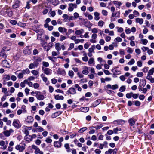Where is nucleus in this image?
I'll return each instance as SVG.
<instances>
[{"label":"nucleus","mask_w":154,"mask_h":154,"mask_svg":"<svg viewBox=\"0 0 154 154\" xmlns=\"http://www.w3.org/2000/svg\"><path fill=\"white\" fill-rule=\"evenodd\" d=\"M94 46L92 45L91 47L89 48L88 49V51L90 53H94Z\"/></svg>","instance_id":"40"},{"label":"nucleus","mask_w":154,"mask_h":154,"mask_svg":"<svg viewBox=\"0 0 154 154\" xmlns=\"http://www.w3.org/2000/svg\"><path fill=\"white\" fill-rule=\"evenodd\" d=\"M125 86H122L120 88L119 91L121 92H124L125 91Z\"/></svg>","instance_id":"58"},{"label":"nucleus","mask_w":154,"mask_h":154,"mask_svg":"<svg viewBox=\"0 0 154 154\" xmlns=\"http://www.w3.org/2000/svg\"><path fill=\"white\" fill-rule=\"evenodd\" d=\"M10 50V48L9 47H4L0 53V55L4 57L5 58H6L7 57V52Z\"/></svg>","instance_id":"1"},{"label":"nucleus","mask_w":154,"mask_h":154,"mask_svg":"<svg viewBox=\"0 0 154 154\" xmlns=\"http://www.w3.org/2000/svg\"><path fill=\"white\" fill-rule=\"evenodd\" d=\"M37 131L38 132H41L44 131V129L41 127L39 126L36 129Z\"/></svg>","instance_id":"39"},{"label":"nucleus","mask_w":154,"mask_h":154,"mask_svg":"<svg viewBox=\"0 0 154 154\" xmlns=\"http://www.w3.org/2000/svg\"><path fill=\"white\" fill-rule=\"evenodd\" d=\"M135 63V60L134 59H131L130 61L128 63V64L129 65H131Z\"/></svg>","instance_id":"45"},{"label":"nucleus","mask_w":154,"mask_h":154,"mask_svg":"<svg viewBox=\"0 0 154 154\" xmlns=\"http://www.w3.org/2000/svg\"><path fill=\"white\" fill-rule=\"evenodd\" d=\"M121 128H116L113 129V132H114L116 134L117 133V132L118 131H121Z\"/></svg>","instance_id":"55"},{"label":"nucleus","mask_w":154,"mask_h":154,"mask_svg":"<svg viewBox=\"0 0 154 154\" xmlns=\"http://www.w3.org/2000/svg\"><path fill=\"white\" fill-rule=\"evenodd\" d=\"M112 71L113 72V74H119L120 73V71L116 70L115 69H112Z\"/></svg>","instance_id":"49"},{"label":"nucleus","mask_w":154,"mask_h":154,"mask_svg":"<svg viewBox=\"0 0 154 154\" xmlns=\"http://www.w3.org/2000/svg\"><path fill=\"white\" fill-rule=\"evenodd\" d=\"M3 9L4 10H6L5 13L9 17H11L13 15V12L8 6H5Z\"/></svg>","instance_id":"4"},{"label":"nucleus","mask_w":154,"mask_h":154,"mask_svg":"<svg viewBox=\"0 0 154 154\" xmlns=\"http://www.w3.org/2000/svg\"><path fill=\"white\" fill-rule=\"evenodd\" d=\"M74 44L73 43H70L69 47L68 49V50H70L73 49L74 47Z\"/></svg>","instance_id":"57"},{"label":"nucleus","mask_w":154,"mask_h":154,"mask_svg":"<svg viewBox=\"0 0 154 154\" xmlns=\"http://www.w3.org/2000/svg\"><path fill=\"white\" fill-rule=\"evenodd\" d=\"M101 101L100 100H96L94 102L93 106V107H95L97 106V105H99Z\"/></svg>","instance_id":"30"},{"label":"nucleus","mask_w":154,"mask_h":154,"mask_svg":"<svg viewBox=\"0 0 154 154\" xmlns=\"http://www.w3.org/2000/svg\"><path fill=\"white\" fill-rule=\"evenodd\" d=\"M34 88L35 89H37L39 87V84L38 83H35L33 84Z\"/></svg>","instance_id":"60"},{"label":"nucleus","mask_w":154,"mask_h":154,"mask_svg":"<svg viewBox=\"0 0 154 154\" xmlns=\"http://www.w3.org/2000/svg\"><path fill=\"white\" fill-rule=\"evenodd\" d=\"M3 133L7 137L9 136L10 135V134L8 130H6L5 131H4L3 132Z\"/></svg>","instance_id":"62"},{"label":"nucleus","mask_w":154,"mask_h":154,"mask_svg":"<svg viewBox=\"0 0 154 154\" xmlns=\"http://www.w3.org/2000/svg\"><path fill=\"white\" fill-rule=\"evenodd\" d=\"M113 122L116 124H123L125 123V121L123 120L120 119L115 120Z\"/></svg>","instance_id":"17"},{"label":"nucleus","mask_w":154,"mask_h":154,"mask_svg":"<svg viewBox=\"0 0 154 154\" xmlns=\"http://www.w3.org/2000/svg\"><path fill=\"white\" fill-rule=\"evenodd\" d=\"M26 144L23 143L22 145L18 144L16 145L15 147V149L19 151V152H23L25 149Z\"/></svg>","instance_id":"3"},{"label":"nucleus","mask_w":154,"mask_h":154,"mask_svg":"<svg viewBox=\"0 0 154 154\" xmlns=\"http://www.w3.org/2000/svg\"><path fill=\"white\" fill-rule=\"evenodd\" d=\"M13 125L17 128H19L21 126V125L18 119H14L13 121Z\"/></svg>","instance_id":"6"},{"label":"nucleus","mask_w":154,"mask_h":154,"mask_svg":"<svg viewBox=\"0 0 154 154\" xmlns=\"http://www.w3.org/2000/svg\"><path fill=\"white\" fill-rule=\"evenodd\" d=\"M102 13L103 15L105 16H106L108 15L107 11L105 10H102Z\"/></svg>","instance_id":"61"},{"label":"nucleus","mask_w":154,"mask_h":154,"mask_svg":"<svg viewBox=\"0 0 154 154\" xmlns=\"http://www.w3.org/2000/svg\"><path fill=\"white\" fill-rule=\"evenodd\" d=\"M75 88H77V90L79 91H81L82 90V88H81V87L80 86H79V85L78 84H75Z\"/></svg>","instance_id":"48"},{"label":"nucleus","mask_w":154,"mask_h":154,"mask_svg":"<svg viewBox=\"0 0 154 154\" xmlns=\"http://www.w3.org/2000/svg\"><path fill=\"white\" fill-rule=\"evenodd\" d=\"M74 73L72 70H70L68 72V75L71 78H72L73 77Z\"/></svg>","instance_id":"43"},{"label":"nucleus","mask_w":154,"mask_h":154,"mask_svg":"<svg viewBox=\"0 0 154 154\" xmlns=\"http://www.w3.org/2000/svg\"><path fill=\"white\" fill-rule=\"evenodd\" d=\"M58 30L61 33H66L67 32V29L64 27H59L58 28Z\"/></svg>","instance_id":"21"},{"label":"nucleus","mask_w":154,"mask_h":154,"mask_svg":"<svg viewBox=\"0 0 154 154\" xmlns=\"http://www.w3.org/2000/svg\"><path fill=\"white\" fill-rule=\"evenodd\" d=\"M54 146L57 148H60L61 146L62 143L59 141H56L54 142Z\"/></svg>","instance_id":"19"},{"label":"nucleus","mask_w":154,"mask_h":154,"mask_svg":"<svg viewBox=\"0 0 154 154\" xmlns=\"http://www.w3.org/2000/svg\"><path fill=\"white\" fill-rule=\"evenodd\" d=\"M137 65L139 67H141L142 66V62L141 61H139L137 62Z\"/></svg>","instance_id":"64"},{"label":"nucleus","mask_w":154,"mask_h":154,"mask_svg":"<svg viewBox=\"0 0 154 154\" xmlns=\"http://www.w3.org/2000/svg\"><path fill=\"white\" fill-rule=\"evenodd\" d=\"M146 84V81L145 80L141 81L140 82L139 87L141 88L144 87Z\"/></svg>","instance_id":"26"},{"label":"nucleus","mask_w":154,"mask_h":154,"mask_svg":"<svg viewBox=\"0 0 154 154\" xmlns=\"http://www.w3.org/2000/svg\"><path fill=\"white\" fill-rule=\"evenodd\" d=\"M94 62V59L93 58H91L89 59L88 61V64H92Z\"/></svg>","instance_id":"63"},{"label":"nucleus","mask_w":154,"mask_h":154,"mask_svg":"<svg viewBox=\"0 0 154 154\" xmlns=\"http://www.w3.org/2000/svg\"><path fill=\"white\" fill-rule=\"evenodd\" d=\"M103 126V125L102 124H99L95 126H91L90 128V129H91V128H95L96 129H98L101 128Z\"/></svg>","instance_id":"23"},{"label":"nucleus","mask_w":154,"mask_h":154,"mask_svg":"<svg viewBox=\"0 0 154 154\" xmlns=\"http://www.w3.org/2000/svg\"><path fill=\"white\" fill-rule=\"evenodd\" d=\"M104 24V22L102 20H100L98 23V26L102 27Z\"/></svg>","instance_id":"38"},{"label":"nucleus","mask_w":154,"mask_h":154,"mask_svg":"<svg viewBox=\"0 0 154 154\" xmlns=\"http://www.w3.org/2000/svg\"><path fill=\"white\" fill-rule=\"evenodd\" d=\"M82 70V73L85 75H88L89 72V68L88 67L86 66H84L83 67Z\"/></svg>","instance_id":"8"},{"label":"nucleus","mask_w":154,"mask_h":154,"mask_svg":"<svg viewBox=\"0 0 154 154\" xmlns=\"http://www.w3.org/2000/svg\"><path fill=\"white\" fill-rule=\"evenodd\" d=\"M40 76L42 79V80L44 82H47L48 80V79L45 76V75L44 74H42L40 75Z\"/></svg>","instance_id":"31"},{"label":"nucleus","mask_w":154,"mask_h":154,"mask_svg":"<svg viewBox=\"0 0 154 154\" xmlns=\"http://www.w3.org/2000/svg\"><path fill=\"white\" fill-rule=\"evenodd\" d=\"M107 89H110L112 90H115L118 88V86L117 84H115L111 85L110 84H108L106 86Z\"/></svg>","instance_id":"9"},{"label":"nucleus","mask_w":154,"mask_h":154,"mask_svg":"<svg viewBox=\"0 0 154 154\" xmlns=\"http://www.w3.org/2000/svg\"><path fill=\"white\" fill-rule=\"evenodd\" d=\"M60 52L58 51H53L52 52V55L53 56H55L60 54Z\"/></svg>","instance_id":"36"},{"label":"nucleus","mask_w":154,"mask_h":154,"mask_svg":"<svg viewBox=\"0 0 154 154\" xmlns=\"http://www.w3.org/2000/svg\"><path fill=\"white\" fill-rule=\"evenodd\" d=\"M61 114L60 112L59 113L58 112H57L53 114L52 115V117L53 118H54L57 117L58 115Z\"/></svg>","instance_id":"42"},{"label":"nucleus","mask_w":154,"mask_h":154,"mask_svg":"<svg viewBox=\"0 0 154 154\" xmlns=\"http://www.w3.org/2000/svg\"><path fill=\"white\" fill-rule=\"evenodd\" d=\"M31 73L34 75H38L39 73L36 70H33L32 71Z\"/></svg>","instance_id":"53"},{"label":"nucleus","mask_w":154,"mask_h":154,"mask_svg":"<svg viewBox=\"0 0 154 154\" xmlns=\"http://www.w3.org/2000/svg\"><path fill=\"white\" fill-rule=\"evenodd\" d=\"M51 137H48L45 140V142L48 143H51L52 142V140L50 139Z\"/></svg>","instance_id":"46"},{"label":"nucleus","mask_w":154,"mask_h":154,"mask_svg":"<svg viewBox=\"0 0 154 154\" xmlns=\"http://www.w3.org/2000/svg\"><path fill=\"white\" fill-rule=\"evenodd\" d=\"M22 72H23L24 74H25L26 73L29 74L30 73V71L27 68L25 70H23Z\"/></svg>","instance_id":"47"},{"label":"nucleus","mask_w":154,"mask_h":154,"mask_svg":"<svg viewBox=\"0 0 154 154\" xmlns=\"http://www.w3.org/2000/svg\"><path fill=\"white\" fill-rule=\"evenodd\" d=\"M54 98L56 100H63L64 99V97L62 96H60L58 95H56L54 96Z\"/></svg>","instance_id":"32"},{"label":"nucleus","mask_w":154,"mask_h":154,"mask_svg":"<svg viewBox=\"0 0 154 154\" xmlns=\"http://www.w3.org/2000/svg\"><path fill=\"white\" fill-rule=\"evenodd\" d=\"M120 14V11H117L116 13H112L111 15V17H113L116 16L117 17H119Z\"/></svg>","instance_id":"28"},{"label":"nucleus","mask_w":154,"mask_h":154,"mask_svg":"<svg viewBox=\"0 0 154 154\" xmlns=\"http://www.w3.org/2000/svg\"><path fill=\"white\" fill-rule=\"evenodd\" d=\"M67 92L71 94L74 95L76 93V91L75 89L73 88H70L67 91Z\"/></svg>","instance_id":"12"},{"label":"nucleus","mask_w":154,"mask_h":154,"mask_svg":"<svg viewBox=\"0 0 154 154\" xmlns=\"http://www.w3.org/2000/svg\"><path fill=\"white\" fill-rule=\"evenodd\" d=\"M146 79L149 80L151 83H154V78H152V77L149 75H147L146 77Z\"/></svg>","instance_id":"35"},{"label":"nucleus","mask_w":154,"mask_h":154,"mask_svg":"<svg viewBox=\"0 0 154 154\" xmlns=\"http://www.w3.org/2000/svg\"><path fill=\"white\" fill-rule=\"evenodd\" d=\"M94 19L96 21L100 19V14L97 12H95L94 13Z\"/></svg>","instance_id":"16"},{"label":"nucleus","mask_w":154,"mask_h":154,"mask_svg":"<svg viewBox=\"0 0 154 154\" xmlns=\"http://www.w3.org/2000/svg\"><path fill=\"white\" fill-rule=\"evenodd\" d=\"M54 45L55 49L57 51L59 52L61 51V49L63 50H64L65 49V46L64 45H60V44L59 42L56 43Z\"/></svg>","instance_id":"2"},{"label":"nucleus","mask_w":154,"mask_h":154,"mask_svg":"<svg viewBox=\"0 0 154 154\" xmlns=\"http://www.w3.org/2000/svg\"><path fill=\"white\" fill-rule=\"evenodd\" d=\"M10 76L9 75H6L4 76L3 79L5 81H7L10 79Z\"/></svg>","instance_id":"37"},{"label":"nucleus","mask_w":154,"mask_h":154,"mask_svg":"<svg viewBox=\"0 0 154 154\" xmlns=\"http://www.w3.org/2000/svg\"><path fill=\"white\" fill-rule=\"evenodd\" d=\"M2 65L4 67L9 68L10 67V65L9 63L6 60H4L2 61Z\"/></svg>","instance_id":"10"},{"label":"nucleus","mask_w":154,"mask_h":154,"mask_svg":"<svg viewBox=\"0 0 154 154\" xmlns=\"http://www.w3.org/2000/svg\"><path fill=\"white\" fill-rule=\"evenodd\" d=\"M67 38L65 36L61 35L60 38V40L61 41H63V40L66 39Z\"/></svg>","instance_id":"52"},{"label":"nucleus","mask_w":154,"mask_h":154,"mask_svg":"<svg viewBox=\"0 0 154 154\" xmlns=\"http://www.w3.org/2000/svg\"><path fill=\"white\" fill-rule=\"evenodd\" d=\"M75 34L76 35H80L82 34L84 32V30L82 29H80L77 30L76 28L75 29Z\"/></svg>","instance_id":"14"},{"label":"nucleus","mask_w":154,"mask_h":154,"mask_svg":"<svg viewBox=\"0 0 154 154\" xmlns=\"http://www.w3.org/2000/svg\"><path fill=\"white\" fill-rule=\"evenodd\" d=\"M42 64L43 66V67H48L49 66V64L48 62L43 61L42 62Z\"/></svg>","instance_id":"44"},{"label":"nucleus","mask_w":154,"mask_h":154,"mask_svg":"<svg viewBox=\"0 0 154 154\" xmlns=\"http://www.w3.org/2000/svg\"><path fill=\"white\" fill-rule=\"evenodd\" d=\"M26 121L28 123H31L33 122V119L31 116H28L26 119Z\"/></svg>","instance_id":"15"},{"label":"nucleus","mask_w":154,"mask_h":154,"mask_svg":"<svg viewBox=\"0 0 154 154\" xmlns=\"http://www.w3.org/2000/svg\"><path fill=\"white\" fill-rule=\"evenodd\" d=\"M52 34L54 36L57 37H58L60 36V33L59 32L57 31L55 32L53 31L52 33Z\"/></svg>","instance_id":"34"},{"label":"nucleus","mask_w":154,"mask_h":154,"mask_svg":"<svg viewBox=\"0 0 154 154\" xmlns=\"http://www.w3.org/2000/svg\"><path fill=\"white\" fill-rule=\"evenodd\" d=\"M57 74H60L63 75H66V72L65 70L62 69H59L57 72Z\"/></svg>","instance_id":"13"},{"label":"nucleus","mask_w":154,"mask_h":154,"mask_svg":"<svg viewBox=\"0 0 154 154\" xmlns=\"http://www.w3.org/2000/svg\"><path fill=\"white\" fill-rule=\"evenodd\" d=\"M128 122L131 126H133L135 123V121L133 118L130 119L128 120Z\"/></svg>","instance_id":"22"},{"label":"nucleus","mask_w":154,"mask_h":154,"mask_svg":"<svg viewBox=\"0 0 154 154\" xmlns=\"http://www.w3.org/2000/svg\"><path fill=\"white\" fill-rule=\"evenodd\" d=\"M64 147L65 148L67 152H69L71 151L72 149L70 148L69 143H66L65 144Z\"/></svg>","instance_id":"20"},{"label":"nucleus","mask_w":154,"mask_h":154,"mask_svg":"<svg viewBox=\"0 0 154 154\" xmlns=\"http://www.w3.org/2000/svg\"><path fill=\"white\" fill-rule=\"evenodd\" d=\"M112 149H109L108 150L106 151L105 152V154H111L113 152Z\"/></svg>","instance_id":"50"},{"label":"nucleus","mask_w":154,"mask_h":154,"mask_svg":"<svg viewBox=\"0 0 154 154\" xmlns=\"http://www.w3.org/2000/svg\"><path fill=\"white\" fill-rule=\"evenodd\" d=\"M91 32L94 33L96 34L98 32V29L96 28L92 29L91 30Z\"/></svg>","instance_id":"54"},{"label":"nucleus","mask_w":154,"mask_h":154,"mask_svg":"<svg viewBox=\"0 0 154 154\" xmlns=\"http://www.w3.org/2000/svg\"><path fill=\"white\" fill-rule=\"evenodd\" d=\"M80 110L83 112H87L89 110V108L88 107H82L80 108Z\"/></svg>","instance_id":"27"},{"label":"nucleus","mask_w":154,"mask_h":154,"mask_svg":"<svg viewBox=\"0 0 154 154\" xmlns=\"http://www.w3.org/2000/svg\"><path fill=\"white\" fill-rule=\"evenodd\" d=\"M87 129V128L85 127L81 128L79 131V133H82L83 132L85 131Z\"/></svg>","instance_id":"51"},{"label":"nucleus","mask_w":154,"mask_h":154,"mask_svg":"<svg viewBox=\"0 0 154 154\" xmlns=\"http://www.w3.org/2000/svg\"><path fill=\"white\" fill-rule=\"evenodd\" d=\"M42 70L43 71L44 73L45 74L47 75H49L51 74L52 73V70L49 68H45L42 66Z\"/></svg>","instance_id":"7"},{"label":"nucleus","mask_w":154,"mask_h":154,"mask_svg":"<svg viewBox=\"0 0 154 154\" xmlns=\"http://www.w3.org/2000/svg\"><path fill=\"white\" fill-rule=\"evenodd\" d=\"M20 5V2L17 0H15L14 4L12 5L13 8L16 9L18 8Z\"/></svg>","instance_id":"18"},{"label":"nucleus","mask_w":154,"mask_h":154,"mask_svg":"<svg viewBox=\"0 0 154 154\" xmlns=\"http://www.w3.org/2000/svg\"><path fill=\"white\" fill-rule=\"evenodd\" d=\"M154 72V68H152L151 69H150L149 72H148V75L150 76V75H152L153 74V72Z\"/></svg>","instance_id":"41"},{"label":"nucleus","mask_w":154,"mask_h":154,"mask_svg":"<svg viewBox=\"0 0 154 154\" xmlns=\"http://www.w3.org/2000/svg\"><path fill=\"white\" fill-rule=\"evenodd\" d=\"M132 93L130 92L129 93H127L126 95V96L127 98H130L132 96Z\"/></svg>","instance_id":"59"},{"label":"nucleus","mask_w":154,"mask_h":154,"mask_svg":"<svg viewBox=\"0 0 154 154\" xmlns=\"http://www.w3.org/2000/svg\"><path fill=\"white\" fill-rule=\"evenodd\" d=\"M32 52L31 47L27 46L25 47L23 50V53L26 55H29Z\"/></svg>","instance_id":"5"},{"label":"nucleus","mask_w":154,"mask_h":154,"mask_svg":"<svg viewBox=\"0 0 154 154\" xmlns=\"http://www.w3.org/2000/svg\"><path fill=\"white\" fill-rule=\"evenodd\" d=\"M77 75L78 77L80 78H83L84 77L83 74L79 72H77Z\"/></svg>","instance_id":"56"},{"label":"nucleus","mask_w":154,"mask_h":154,"mask_svg":"<svg viewBox=\"0 0 154 154\" xmlns=\"http://www.w3.org/2000/svg\"><path fill=\"white\" fill-rule=\"evenodd\" d=\"M113 3L118 8H119V7L122 5V3L120 2L117 1H114L113 2Z\"/></svg>","instance_id":"25"},{"label":"nucleus","mask_w":154,"mask_h":154,"mask_svg":"<svg viewBox=\"0 0 154 154\" xmlns=\"http://www.w3.org/2000/svg\"><path fill=\"white\" fill-rule=\"evenodd\" d=\"M135 22L137 23H139L140 25H142L143 23V20L142 18H137L135 19Z\"/></svg>","instance_id":"24"},{"label":"nucleus","mask_w":154,"mask_h":154,"mask_svg":"<svg viewBox=\"0 0 154 154\" xmlns=\"http://www.w3.org/2000/svg\"><path fill=\"white\" fill-rule=\"evenodd\" d=\"M32 147L33 149L35 150V154L39 153V154H40L41 153V152H42V151H41L39 148L37 146L35 145H32Z\"/></svg>","instance_id":"11"},{"label":"nucleus","mask_w":154,"mask_h":154,"mask_svg":"<svg viewBox=\"0 0 154 154\" xmlns=\"http://www.w3.org/2000/svg\"><path fill=\"white\" fill-rule=\"evenodd\" d=\"M24 139L27 141L29 142L32 140V139L30 135H26L24 137Z\"/></svg>","instance_id":"33"},{"label":"nucleus","mask_w":154,"mask_h":154,"mask_svg":"<svg viewBox=\"0 0 154 154\" xmlns=\"http://www.w3.org/2000/svg\"><path fill=\"white\" fill-rule=\"evenodd\" d=\"M36 98L37 99L42 100L44 99V96L42 94H38L36 96Z\"/></svg>","instance_id":"29"}]
</instances>
